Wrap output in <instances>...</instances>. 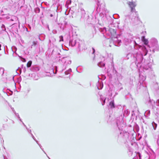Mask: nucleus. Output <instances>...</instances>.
<instances>
[{
	"label": "nucleus",
	"instance_id": "obj_24",
	"mask_svg": "<svg viewBox=\"0 0 159 159\" xmlns=\"http://www.w3.org/2000/svg\"><path fill=\"white\" fill-rule=\"evenodd\" d=\"M100 99L101 102L102 104V105H104L105 103V100L106 99V98L104 97L103 96L101 95L100 96Z\"/></svg>",
	"mask_w": 159,
	"mask_h": 159
},
{
	"label": "nucleus",
	"instance_id": "obj_21",
	"mask_svg": "<svg viewBox=\"0 0 159 159\" xmlns=\"http://www.w3.org/2000/svg\"><path fill=\"white\" fill-rule=\"evenodd\" d=\"M96 86L98 89L100 90L102 89L103 86V84L102 82H99V81L96 84Z\"/></svg>",
	"mask_w": 159,
	"mask_h": 159
},
{
	"label": "nucleus",
	"instance_id": "obj_36",
	"mask_svg": "<svg viewBox=\"0 0 159 159\" xmlns=\"http://www.w3.org/2000/svg\"><path fill=\"white\" fill-rule=\"evenodd\" d=\"M155 154L154 152L151 154V155L150 156L149 159H155L156 158Z\"/></svg>",
	"mask_w": 159,
	"mask_h": 159
},
{
	"label": "nucleus",
	"instance_id": "obj_20",
	"mask_svg": "<svg viewBox=\"0 0 159 159\" xmlns=\"http://www.w3.org/2000/svg\"><path fill=\"white\" fill-rule=\"evenodd\" d=\"M3 11H0V14L1 15L4 16L3 18H5L7 20H9L11 17L12 16L9 14L4 15L3 14Z\"/></svg>",
	"mask_w": 159,
	"mask_h": 159
},
{
	"label": "nucleus",
	"instance_id": "obj_19",
	"mask_svg": "<svg viewBox=\"0 0 159 159\" xmlns=\"http://www.w3.org/2000/svg\"><path fill=\"white\" fill-rule=\"evenodd\" d=\"M29 69L31 71L34 72L37 71L39 70V67L36 65L31 66Z\"/></svg>",
	"mask_w": 159,
	"mask_h": 159
},
{
	"label": "nucleus",
	"instance_id": "obj_30",
	"mask_svg": "<svg viewBox=\"0 0 159 159\" xmlns=\"http://www.w3.org/2000/svg\"><path fill=\"white\" fill-rule=\"evenodd\" d=\"M65 11L64 12L65 13V14L66 15H67L70 14V13H71L72 14V15H73L74 13V11Z\"/></svg>",
	"mask_w": 159,
	"mask_h": 159
},
{
	"label": "nucleus",
	"instance_id": "obj_12",
	"mask_svg": "<svg viewBox=\"0 0 159 159\" xmlns=\"http://www.w3.org/2000/svg\"><path fill=\"white\" fill-rule=\"evenodd\" d=\"M147 89L146 84L143 83H139L137 88V91L139 92H146Z\"/></svg>",
	"mask_w": 159,
	"mask_h": 159
},
{
	"label": "nucleus",
	"instance_id": "obj_32",
	"mask_svg": "<svg viewBox=\"0 0 159 159\" xmlns=\"http://www.w3.org/2000/svg\"><path fill=\"white\" fill-rule=\"evenodd\" d=\"M38 43V42L37 41V40L34 41L32 42V44L31 45V48H33V47H36Z\"/></svg>",
	"mask_w": 159,
	"mask_h": 159
},
{
	"label": "nucleus",
	"instance_id": "obj_10",
	"mask_svg": "<svg viewBox=\"0 0 159 159\" xmlns=\"http://www.w3.org/2000/svg\"><path fill=\"white\" fill-rule=\"evenodd\" d=\"M150 44L151 45L150 47L152 48L153 53H154L155 51H159V47L157 41L156 39L153 38L151 39L150 41Z\"/></svg>",
	"mask_w": 159,
	"mask_h": 159
},
{
	"label": "nucleus",
	"instance_id": "obj_11",
	"mask_svg": "<svg viewBox=\"0 0 159 159\" xmlns=\"http://www.w3.org/2000/svg\"><path fill=\"white\" fill-rule=\"evenodd\" d=\"M98 20H96V18L95 16H93L92 15L88 16V18L87 19L86 23L88 24L92 25H95L96 24V22Z\"/></svg>",
	"mask_w": 159,
	"mask_h": 159
},
{
	"label": "nucleus",
	"instance_id": "obj_44",
	"mask_svg": "<svg viewBox=\"0 0 159 159\" xmlns=\"http://www.w3.org/2000/svg\"><path fill=\"white\" fill-rule=\"evenodd\" d=\"M58 24L60 27V28L62 30H64V28L65 27V26L60 23H58Z\"/></svg>",
	"mask_w": 159,
	"mask_h": 159
},
{
	"label": "nucleus",
	"instance_id": "obj_60",
	"mask_svg": "<svg viewBox=\"0 0 159 159\" xmlns=\"http://www.w3.org/2000/svg\"><path fill=\"white\" fill-rule=\"evenodd\" d=\"M84 18L83 17V16H82L81 18H80V21L81 22H84Z\"/></svg>",
	"mask_w": 159,
	"mask_h": 159
},
{
	"label": "nucleus",
	"instance_id": "obj_42",
	"mask_svg": "<svg viewBox=\"0 0 159 159\" xmlns=\"http://www.w3.org/2000/svg\"><path fill=\"white\" fill-rule=\"evenodd\" d=\"M112 17L115 19H117L119 17V16L118 14H114L112 15Z\"/></svg>",
	"mask_w": 159,
	"mask_h": 159
},
{
	"label": "nucleus",
	"instance_id": "obj_4",
	"mask_svg": "<svg viewBox=\"0 0 159 159\" xmlns=\"http://www.w3.org/2000/svg\"><path fill=\"white\" fill-rule=\"evenodd\" d=\"M107 29V32H109L110 33L108 35L111 36L112 38H114L115 39L114 40V45L116 46H119L121 43V41L120 40L118 39V36L119 35L116 34V28L115 27H113V28L109 27V28Z\"/></svg>",
	"mask_w": 159,
	"mask_h": 159
},
{
	"label": "nucleus",
	"instance_id": "obj_43",
	"mask_svg": "<svg viewBox=\"0 0 159 159\" xmlns=\"http://www.w3.org/2000/svg\"><path fill=\"white\" fill-rule=\"evenodd\" d=\"M95 49L93 48L92 47V54L93 55V60H94V58H95V57L94 53H95Z\"/></svg>",
	"mask_w": 159,
	"mask_h": 159
},
{
	"label": "nucleus",
	"instance_id": "obj_55",
	"mask_svg": "<svg viewBox=\"0 0 159 159\" xmlns=\"http://www.w3.org/2000/svg\"><path fill=\"white\" fill-rule=\"evenodd\" d=\"M36 143H37L38 144V145L40 147V148H41V149L42 150H43V148H42V146H41V144L39 143L38 142V141Z\"/></svg>",
	"mask_w": 159,
	"mask_h": 159
},
{
	"label": "nucleus",
	"instance_id": "obj_27",
	"mask_svg": "<svg viewBox=\"0 0 159 159\" xmlns=\"http://www.w3.org/2000/svg\"><path fill=\"white\" fill-rule=\"evenodd\" d=\"M94 25H92L93 27H92V30L93 34L92 35V36H91V38H93L94 36V34H95L96 33L97 30L96 27H95V26Z\"/></svg>",
	"mask_w": 159,
	"mask_h": 159
},
{
	"label": "nucleus",
	"instance_id": "obj_3",
	"mask_svg": "<svg viewBox=\"0 0 159 159\" xmlns=\"http://www.w3.org/2000/svg\"><path fill=\"white\" fill-rule=\"evenodd\" d=\"M124 43L125 48L129 51L132 50L133 48L137 49L142 47L137 43L134 40L128 38L124 39Z\"/></svg>",
	"mask_w": 159,
	"mask_h": 159
},
{
	"label": "nucleus",
	"instance_id": "obj_47",
	"mask_svg": "<svg viewBox=\"0 0 159 159\" xmlns=\"http://www.w3.org/2000/svg\"><path fill=\"white\" fill-rule=\"evenodd\" d=\"M107 73L108 74V76L109 78L110 79H111L112 78V75L109 72V71H108V70H107Z\"/></svg>",
	"mask_w": 159,
	"mask_h": 159
},
{
	"label": "nucleus",
	"instance_id": "obj_64",
	"mask_svg": "<svg viewBox=\"0 0 159 159\" xmlns=\"http://www.w3.org/2000/svg\"><path fill=\"white\" fill-rule=\"evenodd\" d=\"M102 80H104L106 78V77L104 75H102Z\"/></svg>",
	"mask_w": 159,
	"mask_h": 159
},
{
	"label": "nucleus",
	"instance_id": "obj_2",
	"mask_svg": "<svg viewBox=\"0 0 159 159\" xmlns=\"http://www.w3.org/2000/svg\"><path fill=\"white\" fill-rule=\"evenodd\" d=\"M107 122L111 124L115 129H118L119 130H122L126 127V123L124 122L122 118L120 117H117L116 119L114 120L110 115Z\"/></svg>",
	"mask_w": 159,
	"mask_h": 159
},
{
	"label": "nucleus",
	"instance_id": "obj_7",
	"mask_svg": "<svg viewBox=\"0 0 159 159\" xmlns=\"http://www.w3.org/2000/svg\"><path fill=\"white\" fill-rule=\"evenodd\" d=\"M145 104L150 107L152 108L154 113L158 117L159 116V106L157 105V107L155 106V101L151 100L149 97L148 99L145 102Z\"/></svg>",
	"mask_w": 159,
	"mask_h": 159
},
{
	"label": "nucleus",
	"instance_id": "obj_14",
	"mask_svg": "<svg viewBox=\"0 0 159 159\" xmlns=\"http://www.w3.org/2000/svg\"><path fill=\"white\" fill-rule=\"evenodd\" d=\"M152 134L155 142L159 148V133L158 132H152Z\"/></svg>",
	"mask_w": 159,
	"mask_h": 159
},
{
	"label": "nucleus",
	"instance_id": "obj_22",
	"mask_svg": "<svg viewBox=\"0 0 159 159\" xmlns=\"http://www.w3.org/2000/svg\"><path fill=\"white\" fill-rule=\"evenodd\" d=\"M142 39L143 40V42L144 44L146 46H147L148 48H150L151 47L149 45H148V40L145 38V37H142Z\"/></svg>",
	"mask_w": 159,
	"mask_h": 159
},
{
	"label": "nucleus",
	"instance_id": "obj_49",
	"mask_svg": "<svg viewBox=\"0 0 159 159\" xmlns=\"http://www.w3.org/2000/svg\"><path fill=\"white\" fill-rule=\"evenodd\" d=\"M119 132H120V134H121L122 133L123 134H124L123 136H125L126 135L127 136L128 135V134H129L127 132H125V133H122V132H120V131H119Z\"/></svg>",
	"mask_w": 159,
	"mask_h": 159
},
{
	"label": "nucleus",
	"instance_id": "obj_61",
	"mask_svg": "<svg viewBox=\"0 0 159 159\" xmlns=\"http://www.w3.org/2000/svg\"><path fill=\"white\" fill-rule=\"evenodd\" d=\"M21 77H19L18 78V82H20L21 81Z\"/></svg>",
	"mask_w": 159,
	"mask_h": 159
},
{
	"label": "nucleus",
	"instance_id": "obj_17",
	"mask_svg": "<svg viewBox=\"0 0 159 159\" xmlns=\"http://www.w3.org/2000/svg\"><path fill=\"white\" fill-rule=\"evenodd\" d=\"M111 69H112V71L113 73L115 74H116L117 76H119V75L121 76V75L120 74H118L117 71L116 70L115 67L114 66V64L112 62V63L111 62Z\"/></svg>",
	"mask_w": 159,
	"mask_h": 159
},
{
	"label": "nucleus",
	"instance_id": "obj_45",
	"mask_svg": "<svg viewBox=\"0 0 159 159\" xmlns=\"http://www.w3.org/2000/svg\"><path fill=\"white\" fill-rule=\"evenodd\" d=\"M47 15L48 16H49L50 17H52L53 16H55V14L54 12H51L48 14Z\"/></svg>",
	"mask_w": 159,
	"mask_h": 159
},
{
	"label": "nucleus",
	"instance_id": "obj_52",
	"mask_svg": "<svg viewBox=\"0 0 159 159\" xmlns=\"http://www.w3.org/2000/svg\"><path fill=\"white\" fill-rule=\"evenodd\" d=\"M158 106H159V99H157L156 102H155V105Z\"/></svg>",
	"mask_w": 159,
	"mask_h": 159
},
{
	"label": "nucleus",
	"instance_id": "obj_46",
	"mask_svg": "<svg viewBox=\"0 0 159 159\" xmlns=\"http://www.w3.org/2000/svg\"><path fill=\"white\" fill-rule=\"evenodd\" d=\"M16 19V17L14 16H12L11 17L10 19L9 20L10 21H14Z\"/></svg>",
	"mask_w": 159,
	"mask_h": 159
},
{
	"label": "nucleus",
	"instance_id": "obj_53",
	"mask_svg": "<svg viewBox=\"0 0 159 159\" xmlns=\"http://www.w3.org/2000/svg\"><path fill=\"white\" fill-rule=\"evenodd\" d=\"M31 136L32 137V138H33V139L34 140V141H36V142H38V141L36 139H35V137L32 134H31Z\"/></svg>",
	"mask_w": 159,
	"mask_h": 159
},
{
	"label": "nucleus",
	"instance_id": "obj_50",
	"mask_svg": "<svg viewBox=\"0 0 159 159\" xmlns=\"http://www.w3.org/2000/svg\"><path fill=\"white\" fill-rule=\"evenodd\" d=\"M59 42L62 41H63V37L62 35H61L59 36Z\"/></svg>",
	"mask_w": 159,
	"mask_h": 159
},
{
	"label": "nucleus",
	"instance_id": "obj_25",
	"mask_svg": "<svg viewBox=\"0 0 159 159\" xmlns=\"http://www.w3.org/2000/svg\"><path fill=\"white\" fill-rule=\"evenodd\" d=\"M133 129L135 132H137L139 131V127L138 125L136 123H134Z\"/></svg>",
	"mask_w": 159,
	"mask_h": 159
},
{
	"label": "nucleus",
	"instance_id": "obj_28",
	"mask_svg": "<svg viewBox=\"0 0 159 159\" xmlns=\"http://www.w3.org/2000/svg\"><path fill=\"white\" fill-rule=\"evenodd\" d=\"M97 29L100 32L102 33L103 34H104V33L107 32V30L106 28L105 27H104L103 28H97Z\"/></svg>",
	"mask_w": 159,
	"mask_h": 159
},
{
	"label": "nucleus",
	"instance_id": "obj_33",
	"mask_svg": "<svg viewBox=\"0 0 159 159\" xmlns=\"http://www.w3.org/2000/svg\"><path fill=\"white\" fill-rule=\"evenodd\" d=\"M98 65L100 67H102L105 66V63L103 61H100L98 63Z\"/></svg>",
	"mask_w": 159,
	"mask_h": 159
},
{
	"label": "nucleus",
	"instance_id": "obj_51",
	"mask_svg": "<svg viewBox=\"0 0 159 159\" xmlns=\"http://www.w3.org/2000/svg\"><path fill=\"white\" fill-rule=\"evenodd\" d=\"M1 27L2 28L3 30L4 31L6 30L5 26L4 24L2 25Z\"/></svg>",
	"mask_w": 159,
	"mask_h": 159
},
{
	"label": "nucleus",
	"instance_id": "obj_1",
	"mask_svg": "<svg viewBox=\"0 0 159 159\" xmlns=\"http://www.w3.org/2000/svg\"><path fill=\"white\" fill-rule=\"evenodd\" d=\"M133 53H129L126 55L128 59L131 58L133 59L136 68L139 69L143 66L144 71H149L151 70L150 66L149 64V61L144 59L143 56L147 55L148 52V50L145 46H142L137 49L133 48Z\"/></svg>",
	"mask_w": 159,
	"mask_h": 159
},
{
	"label": "nucleus",
	"instance_id": "obj_18",
	"mask_svg": "<svg viewBox=\"0 0 159 159\" xmlns=\"http://www.w3.org/2000/svg\"><path fill=\"white\" fill-rule=\"evenodd\" d=\"M128 4L131 8V10H134V8L136 6L135 2H128Z\"/></svg>",
	"mask_w": 159,
	"mask_h": 159
},
{
	"label": "nucleus",
	"instance_id": "obj_58",
	"mask_svg": "<svg viewBox=\"0 0 159 159\" xmlns=\"http://www.w3.org/2000/svg\"><path fill=\"white\" fill-rule=\"evenodd\" d=\"M141 121L143 123H144L145 124H146V123L145 122V121L144 119L143 118H142L141 119Z\"/></svg>",
	"mask_w": 159,
	"mask_h": 159
},
{
	"label": "nucleus",
	"instance_id": "obj_15",
	"mask_svg": "<svg viewBox=\"0 0 159 159\" xmlns=\"http://www.w3.org/2000/svg\"><path fill=\"white\" fill-rule=\"evenodd\" d=\"M57 66L53 67L52 66L50 67L49 69V71L47 72V73H49L51 75H53L54 74H55L57 73Z\"/></svg>",
	"mask_w": 159,
	"mask_h": 159
},
{
	"label": "nucleus",
	"instance_id": "obj_29",
	"mask_svg": "<svg viewBox=\"0 0 159 159\" xmlns=\"http://www.w3.org/2000/svg\"><path fill=\"white\" fill-rule=\"evenodd\" d=\"M150 110H148L145 111L144 113V116L145 117L148 119L149 118L148 117L150 116Z\"/></svg>",
	"mask_w": 159,
	"mask_h": 159
},
{
	"label": "nucleus",
	"instance_id": "obj_39",
	"mask_svg": "<svg viewBox=\"0 0 159 159\" xmlns=\"http://www.w3.org/2000/svg\"><path fill=\"white\" fill-rule=\"evenodd\" d=\"M72 70L71 68H69L68 70H66L65 72L66 75H68L70 74Z\"/></svg>",
	"mask_w": 159,
	"mask_h": 159
},
{
	"label": "nucleus",
	"instance_id": "obj_41",
	"mask_svg": "<svg viewBox=\"0 0 159 159\" xmlns=\"http://www.w3.org/2000/svg\"><path fill=\"white\" fill-rule=\"evenodd\" d=\"M4 69L3 68H0V75L2 76L4 73Z\"/></svg>",
	"mask_w": 159,
	"mask_h": 159
},
{
	"label": "nucleus",
	"instance_id": "obj_23",
	"mask_svg": "<svg viewBox=\"0 0 159 159\" xmlns=\"http://www.w3.org/2000/svg\"><path fill=\"white\" fill-rule=\"evenodd\" d=\"M71 0H68L66 1L65 5V7L66 8V10H68L69 8H70L69 10H71L70 7H69V5L71 4Z\"/></svg>",
	"mask_w": 159,
	"mask_h": 159
},
{
	"label": "nucleus",
	"instance_id": "obj_48",
	"mask_svg": "<svg viewBox=\"0 0 159 159\" xmlns=\"http://www.w3.org/2000/svg\"><path fill=\"white\" fill-rule=\"evenodd\" d=\"M15 116H16L18 118V119L21 121V122H22V120H21V118H20L19 116V114L18 113H16L15 114Z\"/></svg>",
	"mask_w": 159,
	"mask_h": 159
},
{
	"label": "nucleus",
	"instance_id": "obj_6",
	"mask_svg": "<svg viewBox=\"0 0 159 159\" xmlns=\"http://www.w3.org/2000/svg\"><path fill=\"white\" fill-rule=\"evenodd\" d=\"M69 44L72 47L75 46L79 51H80L81 47L83 48V46L84 45V43L82 41L79 39L70 37L69 40Z\"/></svg>",
	"mask_w": 159,
	"mask_h": 159
},
{
	"label": "nucleus",
	"instance_id": "obj_31",
	"mask_svg": "<svg viewBox=\"0 0 159 159\" xmlns=\"http://www.w3.org/2000/svg\"><path fill=\"white\" fill-rule=\"evenodd\" d=\"M133 159H141V154L139 152L137 153V155L134 157Z\"/></svg>",
	"mask_w": 159,
	"mask_h": 159
},
{
	"label": "nucleus",
	"instance_id": "obj_35",
	"mask_svg": "<svg viewBox=\"0 0 159 159\" xmlns=\"http://www.w3.org/2000/svg\"><path fill=\"white\" fill-rule=\"evenodd\" d=\"M7 92L6 93L8 96H10L12 95L13 92L12 91H11L10 89H7Z\"/></svg>",
	"mask_w": 159,
	"mask_h": 159
},
{
	"label": "nucleus",
	"instance_id": "obj_16",
	"mask_svg": "<svg viewBox=\"0 0 159 159\" xmlns=\"http://www.w3.org/2000/svg\"><path fill=\"white\" fill-rule=\"evenodd\" d=\"M62 59L63 61H64V64H66V65L67 64L70 65L71 63V61L70 60V57H62Z\"/></svg>",
	"mask_w": 159,
	"mask_h": 159
},
{
	"label": "nucleus",
	"instance_id": "obj_8",
	"mask_svg": "<svg viewBox=\"0 0 159 159\" xmlns=\"http://www.w3.org/2000/svg\"><path fill=\"white\" fill-rule=\"evenodd\" d=\"M106 11H99V16L101 18V20L103 22H105L107 20L110 24L113 23L114 19L110 16L107 14Z\"/></svg>",
	"mask_w": 159,
	"mask_h": 159
},
{
	"label": "nucleus",
	"instance_id": "obj_34",
	"mask_svg": "<svg viewBox=\"0 0 159 159\" xmlns=\"http://www.w3.org/2000/svg\"><path fill=\"white\" fill-rule=\"evenodd\" d=\"M129 113L130 112L129 110H128V109L125 110L124 111V112H123L124 116L125 117L129 115Z\"/></svg>",
	"mask_w": 159,
	"mask_h": 159
},
{
	"label": "nucleus",
	"instance_id": "obj_62",
	"mask_svg": "<svg viewBox=\"0 0 159 159\" xmlns=\"http://www.w3.org/2000/svg\"><path fill=\"white\" fill-rule=\"evenodd\" d=\"M11 109H12V111L13 112V113H14V114H15L16 113V111H15V110H14V108H11Z\"/></svg>",
	"mask_w": 159,
	"mask_h": 159
},
{
	"label": "nucleus",
	"instance_id": "obj_5",
	"mask_svg": "<svg viewBox=\"0 0 159 159\" xmlns=\"http://www.w3.org/2000/svg\"><path fill=\"white\" fill-rule=\"evenodd\" d=\"M149 64L150 66L151 70L147 72V71H144L143 66L141 67L139 69H137L139 71V83H145L144 81L146 79V76L145 75H143L142 74H144V73L146 74L152 73L153 70L151 67V65L150 64L149 61Z\"/></svg>",
	"mask_w": 159,
	"mask_h": 159
},
{
	"label": "nucleus",
	"instance_id": "obj_13",
	"mask_svg": "<svg viewBox=\"0 0 159 159\" xmlns=\"http://www.w3.org/2000/svg\"><path fill=\"white\" fill-rule=\"evenodd\" d=\"M96 2H97V5L94 10H105L104 3L101 4L100 2L98 0H97V1L96 0Z\"/></svg>",
	"mask_w": 159,
	"mask_h": 159
},
{
	"label": "nucleus",
	"instance_id": "obj_54",
	"mask_svg": "<svg viewBox=\"0 0 159 159\" xmlns=\"http://www.w3.org/2000/svg\"><path fill=\"white\" fill-rule=\"evenodd\" d=\"M21 58V60L22 61H23V62H25L26 61V60L25 58H23L22 57H21V58Z\"/></svg>",
	"mask_w": 159,
	"mask_h": 159
},
{
	"label": "nucleus",
	"instance_id": "obj_38",
	"mask_svg": "<svg viewBox=\"0 0 159 159\" xmlns=\"http://www.w3.org/2000/svg\"><path fill=\"white\" fill-rule=\"evenodd\" d=\"M32 64V61H29L27 63L26 66L27 68L31 67Z\"/></svg>",
	"mask_w": 159,
	"mask_h": 159
},
{
	"label": "nucleus",
	"instance_id": "obj_26",
	"mask_svg": "<svg viewBox=\"0 0 159 159\" xmlns=\"http://www.w3.org/2000/svg\"><path fill=\"white\" fill-rule=\"evenodd\" d=\"M109 107L111 109H113L115 107V105L114 100H112L110 102Z\"/></svg>",
	"mask_w": 159,
	"mask_h": 159
},
{
	"label": "nucleus",
	"instance_id": "obj_59",
	"mask_svg": "<svg viewBox=\"0 0 159 159\" xmlns=\"http://www.w3.org/2000/svg\"><path fill=\"white\" fill-rule=\"evenodd\" d=\"M23 71L24 73H25L26 71V69L25 67H24L23 69Z\"/></svg>",
	"mask_w": 159,
	"mask_h": 159
},
{
	"label": "nucleus",
	"instance_id": "obj_56",
	"mask_svg": "<svg viewBox=\"0 0 159 159\" xmlns=\"http://www.w3.org/2000/svg\"><path fill=\"white\" fill-rule=\"evenodd\" d=\"M26 129L27 130L28 132L31 135V134H32V133H31V129H28L27 127H26Z\"/></svg>",
	"mask_w": 159,
	"mask_h": 159
},
{
	"label": "nucleus",
	"instance_id": "obj_57",
	"mask_svg": "<svg viewBox=\"0 0 159 159\" xmlns=\"http://www.w3.org/2000/svg\"><path fill=\"white\" fill-rule=\"evenodd\" d=\"M20 2H21L23 4H24V2H25V0H20L19 1V4Z\"/></svg>",
	"mask_w": 159,
	"mask_h": 159
},
{
	"label": "nucleus",
	"instance_id": "obj_63",
	"mask_svg": "<svg viewBox=\"0 0 159 159\" xmlns=\"http://www.w3.org/2000/svg\"><path fill=\"white\" fill-rule=\"evenodd\" d=\"M67 25H68L67 22L66 21V20L65 21V25H64V26H65V27Z\"/></svg>",
	"mask_w": 159,
	"mask_h": 159
},
{
	"label": "nucleus",
	"instance_id": "obj_9",
	"mask_svg": "<svg viewBox=\"0 0 159 159\" xmlns=\"http://www.w3.org/2000/svg\"><path fill=\"white\" fill-rule=\"evenodd\" d=\"M129 13L128 15H125V16L129 17L132 19H134L135 20H137V22H134L136 24H139L140 22L142 23L140 18L138 16V12L136 11H128Z\"/></svg>",
	"mask_w": 159,
	"mask_h": 159
},
{
	"label": "nucleus",
	"instance_id": "obj_37",
	"mask_svg": "<svg viewBox=\"0 0 159 159\" xmlns=\"http://www.w3.org/2000/svg\"><path fill=\"white\" fill-rule=\"evenodd\" d=\"M152 125L154 129L155 130L156 129L157 126V124L154 122L153 121L152 123Z\"/></svg>",
	"mask_w": 159,
	"mask_h": 159
},
{
	"label": "nucleus",
	"instance_id": "obj_40",
	"mask_svg": "<svg viewBox=\"0 0 159 159\" xmlns=\"http://www.w3.org/2000/svg\"><path fill=\"white\" fill-rule=\"evenodd\" d=\"M110 42V39H108L104 41V42L107 43L108 44V45L107 44V45L106 46L108 47V46H109L110 47H111V45L110 44H109Z\"/></svg>",
	"mask_w": 159,
	"mask_h": 159
}]
</instances>
